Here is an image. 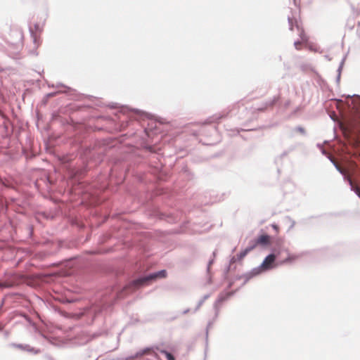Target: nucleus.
Returning a JSON list of instances; mask_svg holds the SVG:
<instances>
[{"label":"nucleus","instance_id":"2","mask_svg":"<svg viewBox=\"0 0 360 360\" xmlns=\"http://www.w3.org/2000/svg\"><path fill=\"white\" fill-rule=\"evenodd\" d=\"M276 259V255L274 254L269 255L263 261L262 266L265 269H269L272 267V264Z\"/></svg>","mask_w":360,"mask_h":360},{"label":"nucleus","instance_id":"5","mask_svg":"<svg viewBox=\"0 0 360 360\" xmlns=\"http://www.w3.org/2000/svg\"><path fill=\"white\" fill-rule=\"evenodd\" d=\"M280 96L277 95L274 96L270 101L267 102L265 104V106L262 108H261V110H264L266 109H268L269 108H272L274 105H276L278 101L280 100Z\"/></svg>","mask_w":360,"mask_h":360},{"label":"nucleus","instance_id":"1","mask_svg":"<svg viewBox=\"0 0 360 360\" xmlns=\"http://www.w3.org/2000/svg\"><path fill=\"white\" fill-rule=\"evenodd\" d=\"M167 276V271L161 270L160 271L151 274L147 276H144L131 281L124 288V291H134L143 285H148L150 281L158 278H162Z\"/></svg>","mask_w":360,"mask_h":360},{"label":"nucleus","instance_id":"3","mask_svg":"<svg viewBox=\"0 0 360 360\" xmlns=\"http://www.w3.org/2000/svg\"><path fill=\"white\" fill-rule=\"evenodd\" d=\"M254 248H255V246L247 248L243 251H242L240 254L237 255L236 257H233L232 259H231V263H234L236 261L242 260L247 255V254L250 251H251Z\"/></svg>","mask_w":360,"mask_h":360},{"label":"nucleus","instance_id":"4","mask_svg":"<svg viewBox=\"0 0 360 360\" xmlns=\"http://www.w3.org/2000/svg\"><path fill=\"white\" fill-rule=\"evenodd\" d=\"M269 243H270V236L266 234H264L257 238V239L256 240V244L254 246H255L256 245H269Z\"/></svg>","mask_w":360,"mask_h":360},{"label":"nucleus","instance_id":"7","mask_svg":"<svg viewBox=\"0 0 360 360\" xmlns=\"http://www.w3.org/2000/svg\"><path fill=\"white\" fill-rule=\"evenodd\" d=\"M152 353H153V350L152 348H146V349L137 352L135 354V357L138 358V357H141L145 354H152Z\"/></svg>","mask_w":360,"mask_h":360},{"label":"nucleus","instance_id":"8","mask_svg":"<svg viewBox=\"0 0 360 360\" xmlns=\"http://www.w3.org/2000/svg\"><path fill=\"white\" fill-rule=\"evenodd\" d=\"M307 38L304 35H301V41H295L294 46L297 50L302 49V42L307 41Z\"/></svg>","mask_w":360,"mask_h":360},{"label":"nucleus","instance_id":"9","mask_svg":"<svg viewBox=\"0 0 360 360\" xmlns=\"http://www.w3.org/2000/svg\"><path fill=\"white\" fill-rule=\"evenodd\" d=\"M351 144L354 148H357L360 146V138L359 137H354L350 140Z\"/></svg>","mask_w":360,"mask_h":360},{"label":"nucleus","instance_id":"11","mask_svg":"<svg viewBox=\"0 0 360 360\" xmlns=\"http://www.w3.org/2000/svg\"><path fill=\"white\" fill-rule=\"evenodd\" d=\"M296 130L302 134H305V129L303 127H299L296 129Z\"/></svg>","mask_w":360,"mask_h":360},{"label":"nucleus","instance_id":"10","mask_svg":"<svg viewBox=\"0 0 360 360\" xmlns=\"http://www.w3.org/2000/svg\"><path fill=\"white\" fill-rule=\"evenodd\" d=\"M161 352L165 355L167 360H175L174 356L172 354L167 352V351L162 350L161 351Z\"/></svg>","mask_w":360,"mask_h":360},{"label":"nucleus","instance_id":"6","mask_svg":"<svg viewBox=\"0 0 360 360\" xmlns=\"http://www.w3.org/2000/svg\"><path fill=\"white\" fill-rule=\"evenodd\" d=\"M347 179L351 186V189L360 198V188L354 184L352 179L349 176H347Z\"/></svg>","mask_w":360,"mask_h":360}]
</instances>
